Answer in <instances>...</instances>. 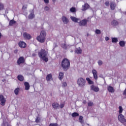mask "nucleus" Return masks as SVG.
<instances>
[{"label":"nucleus","instance_id":"nucleus-5","mask_svg":"<svg viewBox=\"0 0 126 126\" xmlns=\"http://www.w3.org/2000/svg\"><path fill=\"white\" fill-rule=\"evenodd\" d=\"M118 120L120 123H122V124H124V123H126V120L125 119V116L123 115V114H120L118 116Z\"/></svg>","mask_w":126,"mask_h":126},{"label":"nucleus","instance_id":"nucleus-14","mask_svg":"<svg viewBox=\"0 0 126 126\" xmlns=\"http://www.w3.org/2000/svg\"><path fill=\"white\" fill-rule=\"evenodd\" d=\"M52 107L55 110H58V109H59V107H60V104L57 102H54L52 104Z\"/></svg>","mask_w":126,"mask_h":126},{"label":"nucleus","instance_id":"nucleus-15","mask_svg":"<svg viewBox=\"0 0 126 126\" xmlns=\"http://www.w3.org/2000/svg\"><path fill=\"white\" fill-rule=\"evenodd\" d=\"M19 46L20 48H25L26 47V43L23 41L19 42Z\"/></svg>","mask_w":126,"mask_h":126},{"label":"nucleus","instance_id":"nucleus-21","mask_svg":"<svg viewBox=\"0 0 126 126\" xmlns=\"http://www.w3.org/2000/svg\"><path fill=\"white\" fill-rule=\"evenodd\" d=\"M70 19L72 20V21H73V22L75 23L78 22V21L79 20V19L73 16L70 17Z\"/></svg>","mask_w":126,"mask_h":126},{"label":"nucleus","instance_id":"nucleus-18","mask_svg":"<svg viewBox=\"0 0 126 126\" xmlns=\"http://www.w3.org/2000/svg\"><path fill=\"white\" fill-rule=\"evenodd\" d=\"M75 53L76 54H82V49H81V48H80V47H79L78 48H76L75 50Z\"/></svg>","mask_w":126,"mask_h":126},{"label":"nucleus","instance_id":"nucleus-49","mask_svg":"<svg viewBox=\"0 0 126 126\" xmlns=\"http://www.w3.org/2000/svg\"><path fill=\"white\" fill-rule=\"evenodd\" d=\"M109 40H110V38H109V37H105V41H109Z\"/></svg>","mask_w":126,"mask_h":126},{"label":"nucleus","instance_id":"nucleus-7","mask_svg":"<svg viewBox=\"0 0 126 126\" xmlns=\"http://www.w3.org/2000/svg\"><path fill=\"white\" fill-rule=\"evenodd\" d=\"M25 62V60L24 59V57H20L17 60L18 64H21V63H24Z\"/></svg>","mask_w":126,"mask_h":126},{"label":"nucleus","instance_id":"nucleus-43","mask_svg":"<svg viewBox=\"0 0 126 126\" xmlns=\"http://www.w3.org/2000/svg\"><path fill=\"white\" fill-rule=\"evenodd\" d=\"M2 9H3V4L0 3V10H2Z\"/></svg>","mask_w":126,"mask_h":126},{"label":"nucleus","instance_id":"nucleus-27","mask_svg":"<svg viewBox=\"0 0 126 126\" xmlns=\"http://www.w3.org/2000/svg\"><path fill=\"white\" fill-rule=\"evenodd\" d=\"M118 38L117 37H112V43H114V44H116V43H118Z\"/></svg>","mask_w":126,"mask_h":126},{"label":"nucleus","instance_id":"nucleus-47","mask_svg":"<svg viewBox=\"0 0 126 126\" xmlns=\"http://www.w3.org/2000/svg\"><path fill=\"white\" fill-rule=\"evenodd\" d=\"M43 0L44 1L45 3L48 4L49 2V0Z\"/></svg>","mask_w":126,"mask_h":126},{"label":"nucleus","instance_id":"nucleus-46","mask_svg":"<svg viewBox=\"0 0 126 126\" xmlns=\"http://www.w3.org/2000/svg\"><path fill=\"white\" fill-rule=\"evenodd\" d=\"M105 5H106V6H109V1H107L105 2Z\"/></svg>","mask_w":126,"mask_h":126},{"label":"nucleus","instance_id":"nucleus-37","mask_svg":"<svg viewBox=\"0 0 126 126\" xmlns=\"http://www.w3.org/2000/svg\"><path fill=\"white\" fill-rule=\"evenodd\" d=\"M67 86V84L65 82H63L62 83V87H66Z\"/></svg>","mask_w":126,"mask_h":126},{"label":"nucleus","instance_id":"nucleus-42","mask_svg":"<svg viewBox=\"0 0 126 126\" xmlns=\"http://www.w3.org/2000/svg\"><path fill=\"white\" fill-rule=\"evenodd\" d=\"M98 65H102V64H103V61L101 60H99L98 61Z\"/></svg>","mask_w":126,"mask_h":126},{"label":"nucleus","instance_id":"nucleus-19","mask_svg":"<svg viewBox=\"0 0 126 126\" xmlns=\"http://www.w3.org/2000/svg\"><path fill=\"white\" fill-rule=\"evenodd\" d=\"M107 90H108L109 92H110L111 93H114V92H115V89H114V88L111 86L107 87Z\"/></svg>","mask_w":126,"mask_h":126},{"label":"nucleus","instance_id":"nucleus-20","mask_svg":"<svg viewBox=\"0 0 126 126\" xmlns=\"http://www.w3.org/2000/svg\"><path fill=\"white\" fill-rule=\"evenodd\" d=\"M24 85L25 86L26 90H29V89H30V85H29V83L25 82L24 83Z\"/></svg>","mask_w":126,"mask_h":126},{"label":"nucleus","instance_id":"nucleus-33","mask_svg":"<svg viewBox=\"0 0 126 126\" xmlns=\"http://www.w3.org/2000/svg\"><path fill=\"white\" fill-rule=\"evenodd\" d=\"M5 102H6V100H5V99H3V100L1 101L0 105H1V106H4V105L5 104Z\"/></svg>","mask_w":126,"mask_h":126},{"label":"nucleus","instance_id":"nucleus-12","mask_svg":"<svg viewBox=\"0 0 126 126\" xmlns=\"http://www.w3.org/2000/svg\"><path fill=\"white\" fill-rule=\"evenodd\" d=\"M89 4L88 3H85L84 5L82 6V10L83 11H85V10H87L89 8Z\"/></svg>","mask_w":126,"mask_h":126},{"label":"nucleus","instance_id":"nucleus-41","mask_svg":"<svg viewBox=\"0 0 126 126\" xmlns=\"http://www.w3.org/2000/svg\"><path fill=\"white\" fill-rule=\"evenodd\" d=\"M95 33H96V34H101V31L99 30H96Z\"/></svg>","mask_w":126,"mask_h":126},{"label":"nucleus","instance_id":"nucleus-29","mask_svg":"<svg viewBox=\"0 0 126 126\" xmlns=\"http://www.w3.org/2000/svg\"><path fill=\"white\" fill-rule=\"evenodd\" d=\"M71 116L72 118H75L76 117H78V116H79V114L77 112H74L71 114Z\"/></svg>","mask_w":126,"mask_h":126},{"label":"nucleus","instance_id":"nucleus-48","mask_svg":"<svg viewBox=\"0 0 126 126\" xmlns=\"http://www.w3.org/2000/svg\"><path fill=\"white\" fill-rule=\"evenodd\" d=\"M63 107H64V104H62L60 105V108L61 109H63Z\"/></svg>","mask_w":126,"mask_h":126},{"label":"nucleus","instance_id":"nucleus-45","mask_svg":"<svg viewBox=\"0 0 126 126\" xmlns=\"http://www.w3.org/2000/svg\"><path fill=\"white\" fill-rule=\"evenodd\" d=\"M27 8V5H24L23 6V9H26Z\"/></svg>","mask_w":126,"mask_h":126},{"label":"nucleus","instance_id":"nucleus-23","mask_svg":"<svg viewBox=\"0 0 126 126\" xmlns=\"http://www.w3.org/2000/svg\"><path fill=\"white\" fill-rule=\"evenodd\" d=\"M17 78L20 81H23V80H24V77L23 76H22V75H19L17 76Z\"/></svg>","mask_w":126,"mask_h":126},{"label":"nucleus","instance_id":"nucleus-1","mask_svg":"<svg viewBox=\"0 0 126 126\" xmlns=\"http://www.w3.org/2000/svg\"><path fill=\"white\" fill-rule=\"evenodd\" d=\"M48 51L45 49H41L38 52V57L41 60L44 61L45 63H47L49 61V59H48Z\"/></svg>","mask_w":126,"mask_h":126},{"label":"nucleus","instance_id":"nucleus-16","mask_svg":"<svg viewBox=\"0 0 126 126\" xmlns=\"http://www.w3.org/2000/svg\"><path fill=\"white\" fill-rule=\"evenodd\" d=\"M46 79L47 81H51V79H53V75L52 74H49L47 75Z\"/></svg>","mask_w":126,"mask_h":126},{"label":"nucleus","instance_id":"nucleus-31","mask_svg":"<svg viewBox=\"0 0 126 126\" xmlns=\"http://www.w3.org/2000/svg\"><path fill=\"white\" fill-rule=\"evenodd\" d=\"M19 90H20L19 88H17L15 89L14 93L15 95H18V93H19Z\"/></svg>","mask_w":126,"mask_h":126},{"label":"nucleus","instance_id":"nucleus-54","mask_svg":"<svg viewBox=\"0 0 126 126\" xmlns=\"http://www.w3.org/2000/svg\"><path fill=\"white\" fill-rule=\"evenodd\" d=\"M68 47H69V45H68Z\"/></svg>","mask_w":126,"mask_h":126},{"label":"nucleus","instance_id":"nucleus-28","mask_svg":"<svg viewBox=\"0 0 126 126\" xmlns=\"http://www.w3.org/2000/svg\"><path fill=\"white\" fill-rule=\"evenodd\" d=\"M16 23V22L15 21H14V20H11L9 22V25L10 26H12V25H13V24H15Z\"/></svg>","mask_w":126,"mask_h":126},{"label":"nucleus","instance_id":"nucleus-52","mask_svg":"<svg viewBox=\"0 0 126 126\" xmlns=\"http://www.w3.org/2000/svg\"><path fill=\"white\" fill-rule=\"evenodd\" d=\"M1 38V33L0 32V39Z\"/></svg>","mask_w":126,"mask_h":126},{"label":"nucleus","instance_id":"nucleus-53","mask_svg":"<svg viewBox=\"0 0 126 126\" xmlns=\"http://www.w3.org/2000/svg\"><path fill=\"white\" fill-rule=\"evenodd\" d=\"M3 125H4V126H5V124H4V123H3Z\"/></svg>","mask_w":126,"mask_h":126},{"label":"nucleus","instance_id":"nucleus-25","mask_svg":"<svg viewBox=\"0 0 126 126\" xmlns=\"http://www.w3.org/2000/svg\"><path fill=\"white\" fill-rule=\"evenodd\" d=\"M86 80L90 85L94 84V82L90 80L89 78H86Z\"/></svg>","mask_w":126,"mask_h":126},{"label":"nucleus","instance_id":"nucleus-50","mask_svg":"<svg viewBox=\"0 0 126 126\" xmlns=\"http://www.w3.org/2000/svg\"><path fill=\"white\" fill-rule=\"evenodd\" d=\"M32 56V57H36V54L33 53Z\"/></svg>","mask_w":126,"mask_h":126},{"label":"nucleus","instance_id":"nucleus-34","mask_svg":"<svg viewBox=\"0 0 126 126\" xmlns=\"http://www.w3.org/2000/svg\"><path fill=\"white\" fill-rule=\"evenodd\" d=\"M94 105V103H93V102L92 101H89L88 102V106H89V107H91V106H93Z\"/></svg>","mask_w":126,"mask_h":126},{"label":"nucleus","instance_id":"nucleus-11","mask_svg":"<svg viewBox=\"0 0 126 126\" xmlns=\"http://www.w3.org/2000/svg\"><path fill=\"white\" fill-rule=\"evenodd\" d=\"M91 90L94 91V92H98L99 90L98 87H96L94 85H92L91 86Z\"/></svg>","mask_w":126,"mask_h":126},{"label":"nucleus","instance_id":"nucleus-35","mask_svg":"<svg viewBox=\"0 0 126 126\" xmlns=\"http://www.w3.org/2000/svg\"><path fill=\"white\" fill-rule=\"evenodd\" d=\"M119 113L121 114L123 113V107L119 106Z\"/></svg>","mask_w":126,"mask_h":126},{"label":"nucleus","instance_id":"nucleus-8","mask_svg":"<svg viewBox=\"0 0 126 126\" xmlns=\"http://www.w3.org/2000/svg\"><path fill=\"white\" fill-rule=\"evenodd\" d=\"M23 36L24 39H27L28 40H30L32 37L31 36V35L30 34L27 33V32H24L23 34Z\"/></svg>","mask_w":126,"mask_h":126},{"label":"nucleus","instance_id":"nucleus-36","mask_svg":"<svg viewBox=\"0 0 126 126\" xmlns=\"http://www.w3.org/2000/svg\"><path fill=\"white\" fill-rule=\"evenodd\" d=\"M40 121L41 119H40V118L39 117H37L35 119V123H37V124H38V123H40Z\"/></svg>","mask_w":126,"mask_h":126},{"label":"nucleus","instance_id":"nucleus-30","mask_svg":"<svg viewBox=\"0 0 126 126\" xmlns=\"http://www.w3.org/2000/svg\"><path fill=\"white\" fill-rule=\"evenodd\" d=\"M61 47L64 50H66V49H67V45H66V44L65 43L61 44Z\"/></svg>","mask_w":126,"mask_h":126},{"label":"nucleus","instance_id":"nucleus-9","mask_svg":"<svg viewBox=\"0 0 126 126\" xmlns=\"http://www.w3.org/2000/svg\"><path fill=\"white\" fill-rule=\"evenodd\" d=\"M92 73L93 74L94 78L95 80H97L98 79V76L97 75V71L95 69H93L92 70Z\"/></svg>","mask_w":126,"mask_h":126},{"label":"nucleus","instance_id":"nucleus-40","mask_svg":"<svg viewBox=\"0 0 126 126\" xmlns=\"http://www.w3.org/2000/svg\"><path fill=\"white\" fill-rule=\"evenodd\" d=\"M49 126H59V125L57 123H51Z\"/></svg>","mask_w":126,"mask_h":126},{"label":"nucleus","instance_id":"nucleus-44","mask_svg":"<svg viewBox=\"0 0 126 126\" xmlns=\"http://www.w3.org/2000/svg\"><path fill=\"white\" fill-rule=\"evenodd\" d=\"M50 8H49V7L48 6H45L44 7V10H46V11H48V10H49Z\"/></svg>","mask_w":126,"mask_h":126},{"label":"nucleus","instance_id":"nucleus-10","mask_svg":"<svg viewBox=\"0 0 126 126\" xmlns=\"http://www.w3.org/2000/svg\"><path fill=\"white\" fill-rule=\"evenodd\" d=\"M62 21L64 24H67L69 21L65 16H63L62 18Z\"/></svg>","mask_w":126,"mask_h":126},{"label":"nucleus","instance_id":"nucleus-6","mask_svg":"<svg viewBox=\"0 0 126 126\" xmlns=\"http://www.w3.org/2000/svg\"><path fill=\"white\" fill-rule=\"evenodd\" d=\"M88 21H89V20H86V19L82 20V21H81L79 22V25L80 26H85V25H86V24H87Z\"/></svg>","mask_w":126,"mask_h":126},{"label":"nucleus","instance_id":"nucleus-22","mask_svg":"<svg viewBox=\"0 0 126 126\" xmlns=\"http://www.w3.org/2000/svg\"><path fill=\"white\" fill-rule=\"evenodd\" d=\"M111 24L113 26H117V25H119V22L116 20H113L111 22Z\"/></svg>","mask_w":126,"mask_h":126},{"label":"nucleus","instance_id":"nucleus-55","mask_svg":"<svg viewBox=\"0 0 126 126\" xmlns=\"http://www.w3.org/2000/svg\"><path fill=\"white\" fill-rule=\"evenodd\" d=\"M71 53H72V51H71Z\"/></svg>","mask_w":126,"mask_h":126},{"label":"nucleus","instance_id":"nucleus-24","mask_svg":"<svg viewBox=\"0 0 126 126\" xmlns=\"http://www.w3.org/2000/svg\"><path fill=\"white\" fill-rule=\"evenodd\" d=\"M59 78L60 80H62L63 78V72H60L59 73Z\"/></svg>","mask_w":126,"mask_h":126},{"label":"nucleus","instance_id":"nucleus-38","mask_svg":"<svg viewBox=\"0 0 126 126\" xmlns=\"http://www.w3.org/2000/svg\"><path fill=\"white\" fill-rule=\"evenodd\" d=\"M70 11L71 12H75V8L72 7L70 9Z\"/></svg>","mask_w":126,"mask_h":126},{"label":"nucleus","instance_id":"nucleus-3","mask_svg":"<svg viewBox=\"0 0 126 126\" xmlns=\"http://www.w3.org/2000/svg\"><path fill=\"white\" fill-rule=\"evenodd\" d=\"M46 35H47V32L45 31H42L40 34L37 36V40L40 43H44L46 40Z\"/></svg>","mask_w":126,"mask_h":126},{"label":"nucleus","instance_id":"nucleus-26","mask_svg":"<svg viewBox=\"0 0 126 126\" xmlns=\"http://www.w3.org/2000/svg\"><path fill=\"white\" fill-rule=\"evenodd\" d=\"M120 47H125L126 46V42L124 41H120L119 42Z\"/></svg>","mask_w":126,"mask_h":126},{"label":"nucleus","instance_id":"nucleus-2","mask_svg":"<svg viewBox=\"0 0 126 126\" xmlns=\"http://www.w3.org/2000/svg\"><path fill=\"white\" fill-rule=\"evenodd\" d=\"M61 65L63 70L66 71L70 66V62L67 59L64 58L62 61Z\"/></svg>","mask_w":126,"mask_h":126},{"label":"nucleus","instance_id":"nucleus-17","mask_svg":"<svg viewBox=\"0 0 126 126\" xmlns=\"http://www.w3.org/2000/svg\"><path fill=\"white\" fill-rule=\"evenodd\" d=\"M29 19H33L35 18V14H34V11L31 12L30 14L29 15Z\"/></svg>","mask_w":126,"mask_h":126},{"label":"nucleus","instance_id":"nucleus-51","mask_svg":"<svg viewBox=\"0 0 126 126\" xmlns=\"http://www.w3.org/2000/svg\"><path fill=\"white\" fill-rule=\"evenodd\" d=\"M83 104H86V100H84L83 102Z\"/></svg>","mask_w":126,"mask_h":126},{"label":"nucleus","instance_id":"nucleus-39","mask_svg":"<svg viewBox=\"0 0 126 126\" xmlns=\"http://www.w3.org/2000/svg\"><path fill=\"white\" fill-rule=\"evenodd\" d=\"M5 98H4V97L2 95H0V101H1L3 100H4Z\"/></svg>","mask_w":126,"mask_h":126},{"label":"nucleus","instance_id":"nucleus-4","mask_svg":"<svg viewBox=\"0 0 126 126\" xmlns=\"http://www.w3.org/2000/svg\"><path fill=\"white\" fill-rule=\"evenodd\" d=\"M77 84L79 87L83 88L85 86V84H86V80L82 77H80L77 80Z\"/></svg>","mask_w":126,"mask_h":126},{"label":"nucleus","instance_id":"nucleus-32","mask_svg":"<svg viewBox=\"0 0 126 126\" xmlns=\"http://www.w3.org/2000/svg\"><path fill=\"white\" fill-rule=\"evenodd\" d=\"M79 122H80V123H81V124H83V123H84V121H83V117H82V116H80L79 117Z\"/></svg>","mask_w":126,"mask_h":126},{"label":"nucleus","instance_id":"nucleus-13","mask_svg":"<svg viewBox=\"0 0 126 126\" xmlns=\"http://www.w3.org/2000/svg\"><path fill=\"white\" fill-rule=\"evenodd\" d=\"M110 6L112 10H114L116 8V3L115 2L111 1L110 3Z\"/></svg>","mask_w":126,"mask_h":126}]
</instances>
